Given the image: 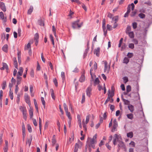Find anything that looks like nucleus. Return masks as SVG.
<instances>
[{
    "label": "nucleus",
    "mask_w": 152,
    "mask_h": 152,
    "mask_svg": "<svg viewBox=\"0 0 152 152\" xmlns=\"http://www.w3.org/2000/svg\"><path fill=\"white\" fill-rule=\"evenodd\" d=\"M114 137H115L114 139H115L118 142L121 141L120 140H122V138L120 135H118L117 134H115L114 135Z\"/></svg>",
    "instance_id": "obj_11"
},
{
    "label": "nucleus",
    "mask_w": 152,
    "mask_h": 152,
    "mask_svg": "<svg viewBox=\"0 0 152 152\" xmlns=\"http://www.w3.org/2000/svg\"><path fill=\"white\" fill-rule=\"evenodd\" d=\"M8 45L7 44H5L3 47L2 50L4 52L7 53L8 51Z\"/></svg>",
    "instance_id": "obj_18"
},
{
    "label": "nucleus",
    "mask_w": 152,
    "mask_h": 152,
    "mask_svg": "<svg viewBox=\"0 0 152 152\" xmlns=\"http://www.w3.org/2000/svg\"><path fill=\"white\" fill-rule=\"evenodd\" d=\"M118 20V16H115L112 18V22H116Z\"/></svg>",
    "instance_id": "obj_32"
},
{
    "label": "nucleus",
    "mask_w": 152,
    "mask_h": 152,
    "mask_svg": "<svg viewBox=\"0 0 152 152\" xmlns=\"http://www.w3.org/2000/svg\"><path fill=\"white\" fill-rule=\"evenodd\" d=\"M123 79L124 81V83H126L128 81V77H124L123 78Z\"/></svg>",
    "instance_id": "obj_42"
},
{
    "label": "nucleus",
    "mask_w": 152,
    "mask_h": 152,
    "mask_svg": "<svg viewBox=\"0 0 152 152\" xmlns=\"http://www.w3.org/2000/svg\"><path fill=\"white\" fill-rule=\"evenodd\" d=\"M139 17L141 19L144 18L145 17V15L142 13H140L138 15Z\"/></svg>",
    "instance_id": "obj_38"
},
{
    "label": "nucleus",
    "mask_w": 152,
    "mask_h": 152,
    "mask_svg": "<svg viewBox=\"0 0 152 152\" xmlns=\"http://www.w3.org/2000/svg\"><path fill=\"white\" fill-rule=\"evenodd\" d=\"M23 119L25 120L26 121V120L27 117V113H23Z\"/></svg>",
    "instance_id": "obj_63"
},
{
    "label": "nucleus",
    "mask_w": 152,
    "mask_h": 152,
    "mask_svg": "<svg viewBox=\"0 0 152 152\" xmlns=\"http://www.w3.org/2000/svg\"><path fill=\"white\" fill-rule=\"evenodd\" d=\"M127 56L129 58H130L133 56V54L132 53H128Z\"/></svg>",
    "instance_id": "obj_47"
},
{
    "label": "nucleus",
    "mask_w": 152,
    "mask_h": 152,
    "mask_svg": "<svg viewBox=\"0 0 152 152\" xmlns=\"http://www.w3.org/2000/svg\"><path fill=\"white\" fill-rule=\"evenodd\" d=\"M99 78L98 77L96 78L94 81V85H97L99 83Z\"/></svg>",
    "instance_id": "obj_35"
},
{
    "label": "nucleus",
    "mask_w": 152,
    "mask_h": 152,
    "mask_svg": "<svg viewBox=\"0 0 152 152\" xmlns=\"http://www.w3.org/2000/svg\"><path fill=\"white\" fill-rule=\"evenodd\" d=\"M126 91L127 92V93H129L130 91L131 90V86L129 85L127 86L126 87Z\"/></svg>",
    "instance_id": "obj_40"
},
{
    "label": "nucleus",
    "mask_w": 152,
    "mask_h": 152,
    "mask_svg": "<svg viewBox=\"0 0 152 152\" xmlns=\"http://www.w3.org/2000/svg\"><path fill=\"white\" fill-rule=\"evenodd\" d=\"M107 28L109 31H111L112 29V26L108 24L107 25Z\"/></svg>",
    "instance_id": "obj_48"
},
{
    "label": "nucleus",
    "mask_w": 152,
    "mask_h": 152,
    "mask_svg": "<svg viewBox=\"0 0 152 152\" xmlns=\"http://www.w3.org/2000/svg\"><path fill=\"white\" fill-rule=\"evenodd\" d=\"M118 126V123L115 119H114L113 122V128L112 129V132H113L115 131Z\"/></svg>",
    "instance_id": "obj_5"
},
{
    "label": "nucleus",
    "mask_w": 152,
    "mask_h": 152,
    "mask_svg": "<svg viewBox=\"0 0 152 152\" xmlns=\"http://www.w3.org/2000/svg\"><path fill=\"white\" fill-rule=\"evenodd\" d=\"M132 7V10H134V5L133 3L131 4H129L127 9V11L126 12L127 13H128L129 14L131 11L130 8L131 7Z\"/></svg>",
    "instance_id": "obj_4"
},
{
    "label": "nucleus",
    "mask_w": 152,
    "mask_h": 152,
    "mask_svg": "<svg viewBox=\"0 0 152 152\" xmlns=\"http://www.w3.org/2000/svg\"><path fill=\"white\" fill-rule=\"evenodd\" d=\"M129 59L125 57L124 59L123 63L126 64H127L129 62Z\"/></svg>",
    "instance_id": "obj_34"
},
{
    "label": "nucleus",
    "mask_w": 152,
    "mask_h": 152,
    "mask_svg": "<svg viewBox=\"0 0 152 152\" xmlns=\"http://www.w3.org/2000/svg\"><path fill=\"white\" fill-rule=\"evenodd\" d=\"M38 23L40 26H43L44 25V21L41 19L38 20Z\"/></svg>",
    "instance_id": "obj_22"
},
{
    "label": "nucleus",
    "mask_w": 152,
    "mask_h": 152,
    "mask_svg": "<svg viewBox=\"0 0 152 152\" xmlns=\"http://www.w3.org/2000/svg\"><path fill=\"white\" fill-rule=\"evenodd\" d=\"M6 85V81H4L2 83V89L3 90L5 88V87Z\"/></svg>",
    "instance_id": "obj_41"
},
{
    "label": "nucleus",
    "mask_w": 152,
    "mask_h": 152,
    "mask_svg": "<svg viewBox=\"0 0 152 152\" xmlns=\"http://www.w3.org/2000/svg\"><path fill=\"white\" fill-rule=\"evenodd\" d=\"M0 7L1 9L4 12H5L6 10V8L5 5L4 3L3 2H0Z\"/></svg>",
    "instance_id": "obj_9"
},
{
    "label": "nucleus",
    "mask_w": 152,
    "mask_h": 152,
    "mask_svg": "<svg viewBox=\"0 0 152 152\" xmlns=\"http://www.w3.org/2000/svg\"><path fill=\"white\" fill-rule=\"evenodd\" d=\"M91 87L90 86L88 87L87 89L86 92L87 95L90 97L91 95Z\"/></svg>",
    "instance_id": "obj_8"
},
{
    "label": "nucleus",
    "mask_w": 152,
    "mask_h": 152,
    "mask_svg": "<svg viewBox=\"0 0 152 152\" xmlns=\"http://www.w3.org/2000/svg\"><path fill=\"white\" fill-rule=\"evenodd\" d=\"M122 99L123 102H124V104L125 105H130V102L126 99H125L122 98Z\"/></svg>",
    "instance_id": "obj_20"
},
{
    "label": "nucleus",
    "mask_w": 152,
    "mask_h": 152,
    "mask_svg": "<svg viewBox=\"0 0 152 152\" xmlns=\"http://www.w3.org/2000/svg\"><path fill=\"white\" fill-rule=\"evenodd\" d=\"M41 100L42 102V104L45 107V102L44 100V98L43 97H41Z\"/></svg>",
    "instance_id": "obj_50"
},
{
    "label": "nucleus",
    "mask_w": 152,
    "mask_h": 152,
    "mask_svg": "<svg viewBox=\"0 0 152 152\" xmlns=\"http://www.w3.org/2000/svg\"><path fill=\"white\" fill-rule=\"evenodd\" d=\"M29 114L30 115V117L31 118H32L33 114V109L31 108H30L29 110Z\"/></svg>",
    "instance_id": "obj_27"
},
{
    "label": "nucleus",
    "mask_w": 152,
    "mask_h": 152,
    "mask_svg": "<svg viewBox=\"0 0 152 152\" xmlns=\"http://www.w3.org/2000/svg\"><path fill=\"white\" fill-rule=\"evenodd\" d=\"M71 138H69V142H68V144H70L71 143V139H72V140L73 141L74 139V134L73 132L72 134H71Z\"/></svg>",
    "instance_id": "obj_37"
},
{
    "label": "nucleus",
    "mask_w": 152,
    "mask_h": 152,
    "mask_svg": "<svg viewBox=\"0 0 152 152\" xmlns=\"http://www.w3.org/2000/svg\"><path fill=\"white\" fill-rule=\"evenodd\" d=\"M131 30V27L130 26H128L127 27L126 30V33L128 34V33L130 32Z\"/></svg>",
    "instance_id": "obj_36"
},
{
    "label": "nucleus",
    "mask_w": 152,
    "mask_h": 152,
    "mask_svg": "<svg viewBox=\"0 0 152 152\" xmlns=\"http://www.w3.org/2000/svg\"><path fill=\"white\" fill-rule=\"evenodd\" d=\"M39 129L40 131V134H41V131L42 130V120L41 118L39 117Z\"/></svg>",
    "instance_id": "obj_21"
},
{
    "label": "nucleus",
    "mask_w": 152,
    "mask_h": 152,
    "mask_svg": "<svg viewBox=\"0 0 152 152\" xmlns=\"http://www.w3.org/2000/svg\"><path fill=\"white\" fill-rule=\"evenodd\" d=\"M83 120H84L83 121V127L84 128L85 130H87V128L86 127V124H86V123H85L84 122H83Z\"/></svg>",
    "instance_id": "obj_61"
},
{
    "label": "nucleus",
    "mask_w": 152,
    "mask_h": 152,
    "mask_svg": "<svg viewBox=\"0 0 152 152\" xmlns=\"http://www.w3.org/2000/svg\"><path fill=\"white\" fill-rule=\"evenodd\" d=\"M127 118L131 120H132L133 118V115L132 113L128 114L126 115Z\"/></svg>",
    "instance_id": "obj_29"
},
{
    "label": "nucleus",
    "mask_w": 152,
    "mask_h": 152,
    "mask_svg": "<svg viewBox=\"0 0 152 152\" xmlns=\"http://www.w3.org/2000/svg\"><path fill=\"white\" fill-rule=\"evenodd\" d=\"M118 142V152L119 151L121 148L126 149V146L123 142L121 140Z\"/></svg>",
    "instance_id": "obj_3"
},
{
    "label": "nucleus",
    "mask_w": 152,
    "mask_h": 152,
    "mask_svg": "<svg viewBox=\"0 0 152 152\" xmlns=\"http://www.w3.org/2000/svg\"><path fill=\"white\" fill-rule=\"evenodd\" d=\"M85 79V77L83 74H82L80 78L79 81L80 82H83Z\"/></svg>",
    "instance_id": "obj_19"
},
{
    "label": "nucleus",
    "mask_w": 152,
    "mask_h": 152,
    "mask_svg": "<svg viewBox=\"0 0 152 152\" xmlns=\"http://www.w3.org/2000/svg\"><path fill=\"white\" fill-rule=\"evenodd\" d=\"M52 30L54 33L55 36L56 37V29L55 28V27L54 26H52Z\"/></svg>",
    "instance_id": "obj_55"
},
{
    "label": "nucleus",
    "mask_w": 152,
    "mask_h": 152,
    "mask_svg": "<svg viewBox=\"0 0 152 152\" xmlns=\"http://www.w3.org/2000/svg\"><path fill=\"white\" fill-rule=\"evenodd\" d=\"M108 97H110V98L114 96V93L113 91H111V92H110V90H109L108 91Z\"/></svg>",
    "instance_id": "obj_15"
},
{
    "label": "nucleus",
    "mask_w": 152,
    "mask_h": 152,
    "mask_svg": "<svg viewBox=\"0 0 152 152\" xmlns=\"http://www.w3.org/2000/svg\"><path fill=\"white\" fill-rule=\"evenodd\" d=\"M136 12L135 11L132 12L130 14V16L132 17H134L136 15Z\"/></svg>",
    "instance_id": "obj_54"
},
{
    "label": "nucleus",
    "mask_w": 152,
    "mask_h": 152,
    "mask_svg": "<svg viewBox=\"0 0 152 152\" xmlns=\"http://www.w3.org/2000/svg\"><path fill=\"white\" fill-rule=\"evenodd\" d=\"M132 26L133 28L134 29H136L137 28V23L136 22H133L132 23Z\"/></svg>",
    "instance_id": "obj_44"
},
{
    "label": "nucleus",
    "mask_w": 152,
    "mask_h": 152,
    "mask_svg": "<svg viewBox=\"0 0 152 152\" xmlns=\"http://www.w3.org/2000/svg\"><path fill=\"white\" fill-rule=\"evenodd\" d=\"M79 148V145L77 143H76L75 145L74 152H77L78 148Z\"/></svg>",
    "instance_id": "obj_30"
},
{
    "label": "nucleus",
    "mask_w": 152,
    "mask_h": 152,
    "mask_svg": "<svg viewBox=\"0 0 152 152\" xmlns=\"http://www.w3.org/2000/svg\"><path fill=\"white\" fill-rule=\"evenodd\" d=\"M132 42H134L135 45H137L138 44V40L135 39H134L132 40Z\"/></svg>",
    "instance_id": "obj_56"
},
{
    "label": "nucleus",
    "mask_w": 152,
    "mask_h": 152,
    "mask_svg": "<svg viewBox=\"0 0 152 152\" xmlns=\"http://www.w3.org/2000/svg\"><path fill=\"white\" fill-rule=\"evenodd\" d=\"M63 107L65 112L68 110L67 106L66 105V103H64L63 104Z\"/></svg>",
    "instance_id": "obj_39"
},
{
    "label": "nucleus",
    "mask_w": 152,
    "mask_h": 152,
    "mask_svg": "<svg viewBox=\"0 0 152 152\" xmlns=\"http://www.w3.org/2000/svg\"><path fill=\"white\" fill-rule=\"evenodd\" d=\"M104 72H105L107 69V63L106 61H104Z\"/></svg>",
    "instance_id": "obj_45"
},
{
    "label": "nucleus",
    "mask_w": 152,
    "mask_h": 152,
    "mask_svg": "<svg viewBox=\"0 0 152 152\" xmlns=\"http://www.w3.org/2000/svg\"><path fill=\"white\" fill-rule=\"evenodd\" d=\"M33 10V8L32 6L30 7L29 9L28 10L27 13L28 14L30 15Z\"/></svg>",
    "instance_id": "obj_23"
},
{
    "label": "nucleus",
    "mask_w": 152,
    "mask_h": 152,
    "mask_svg": "<svg viewBox=\"0 0 152 152\" xmlns=\"http://www.w3.org/2000/svg\"><path fill=\"white\" fill-rule=\"evenodd\" d=\"M32 139V136H30V139H28L27 140L26 143L28 144L29 146H30V145L31 144Z\"/></svg>",
    "instance_id": "obj_26"
},
{
    "label": "nucleus",
    "mask_w": 152,
    "mask_h": 152,
    "mask_svg": "<svg viewBox=\"0 0 152 152\" xmlns=\"http://www.w3.org/2000/svg\"><path fill=\"white\" fill-rule=\"evenodd\" d=\"M61 77L62 78V80L63 81L65 79V73L63 72H61Z\"/></svg>",
    "instance_id": "obj_51"
},
{
    "label": "nucleus",
    "mask_w": 152,
    "mask_h": 152,
    "mask_svg": "<svg viewBox=\"0 0 152 152\" xmlns=\"http://www.w3.org/2000/svg\"><path fill=\"white\" fill-rule=\"evenodd\" d=\"M80 20H78L75 21L72 23V27L73 28H76L77 27L78 28L81 27L83 25V23L82 22L80 24H78Z\"/></svg>",
    "instance_id": "obj_2"
},
{
    "label": "nucleus",
    "mask_w": 152,
    "mask_h": 152,
    "mask_svg": "<svg viewBox=\"0 0 152 152\" xmlns=\"http://www.w3.org/2000/svg\"><path fill=\"white\" fill-rule=\"evenodd\" d=\"M20 96V94H17V99L16 100V102L18 103L19 102Z\"/></svg>",
    "instance_id": "obj_52"
},
{
    "label": "nucleus",
    "mask_w": 152,
    "mask_h": 152,
    "mask_svg": "<svg viewBox=\"0 0 152 152\" xmlns=\"http://www.w3.org/2000/svg\"><path fill=\"white\" fill-rule=\"evenodd\" d=\"M85 94H83L82 98V99L81 100V103L82 104L83 103L85 102Z\"/></svg>",
    "instance_id": "obj_57"
},
{
    "label": "nucleus",
    "mask_w": 152,
    "mask_h": 152,
    "mask_svg": "<svg viewBox=\"0 0 152 152\" xmlns=\"http://www.w3.org/2000/svg\"><path fill=\"white\" fill-rule=\"evenodd\" d=\"M28 132H29L31 133L32 131V130L31 129V127L30 125H28Z\"/></svg>",
    "instance_id": "obj_58"
},
{
    "label": "nucleus",
    "mask_w": 152,
    "mask_h": 152,
    "mask_svg": "<svg viewBox=\"0 0 152 152\" xmlns=\"http://www.w3.org/2000/svg\"><path fill=\"white\" fill-rule=\"evenodd\" d=\"M96 136L97 134H96L94 136L93 138H89V139L91 140H93L94 141H96Z\"/></svg>",
    "instance_id": "obj_60"
},
{
    "label": "nucleus",
    "mask_w": 152,
    "mask_h": 152,
    "mask_svg": "<svg viewBox=\"0 0 152 152\" xmlns=\"http://www.w3.org/2000/svg\"><path fill=\"white\" fill-rule=\"evenodd\" d=\"M59 109L60 111L61 112V115H60L61 117L62 118H63L64 117H63V115L64 114V112L63 111V110H62V109H61V105H59Z\"/></svg>",
    "instance_id": "obj_33"
},
{
    "label": "nucleus",
    "mask_w": 152,
    "mask_h": 152,
    "mask_svg": "<svg viewBox=\"0 0 152 152\" xmlns=\"http://www.w3.org/2000/svg\"><path fill=\"white\" fill-rule=\"evenodd\" d=\"M50 92H51V95L52 99L53 100L55 99V96L54 95V92L52 88L50 89Z\"/></svg>",
    "instance_id": "obj_16"
},
{
    "label": "nucleus",
    "mask_w": 152,
    "mask_h": 152,
    "mask_svg": "<svg viewBox=\"0 0 152 152\" xmlns=\"http://www.w3.org/2000/svg\"><path fill=\"white\" fill-rule=\"evenodd\" d=\"M100 48L98 47L94 51V54H95L96 56L99 57L100 53Z\"/></svg>",
    "instance_id": "obj_10"
},
{
    "label": "nucleus",
    "mask_w": 152,
    "mask_h": 152,
    "mask_svg": "<svg viewBox=\"0 0 152 152\" xmlns=\"http://www.w3.org/2000/svg\"><path fill=\"white\" fill-rule=\"evenodd\" d=\"M129 110L131 112L133 113L134 110V107L132 105L130 104L128 106Z\"/></svg>",
    "instance_id": "obj_17"
},
{
    "label": "nucleus",
    "mask_w": 152,
    "mask_h": 152,
    "mask_svg": "<svg viewBox=\"0 0 152 152\" xmlns=\"http://www.w3.org/2000/svg\"><path fill=\"white\" fill-rule=\"evenodd\" d=\"M65 112L66 113V115L68 117L69 120L71 121L72 119V117L71 116V114L70 112H69L68 110Z\"/></svg>",
    "instance_id": "obj_25"
},
{
    "label": "nucleus",
    "mask_w": 152,
    "mask_h": 152,
    "mask_svg": "<svg viewBox=\"0 0 152 152\" xmlns=\"http://www.w3.org/2000/svg\"><path fill=\"white\" fill-rule=\"evenodd\" d=\"M20 109L23 113H26L27 110L25 107H24L21 106H20Z\"/></svg>",
    "instance_id": "obj_13"
},
{
    "label": "nucleus",
    "mask_w": 152,
    "mask_h": 152,
    "mask_svg": "<svg viewBox=\"0 0 152 152\" xmlns=\"http://www.w3.org/2000/svg\"><path fill=\"white\" fill-rule=\"evenodd\" d=\"M96 143V141H94L89 139V138H88L86 145V147L87 148L88 147H91L93 148H95V144Z\"/></svg>",
    "instance_id": "obj_1"
},
{
    "label": "nucleus",
    "mask_w": 152,
    "mask_h": 152,
    "mask_svg": "<svg viewBox=\"0 0 152 152\" xmlns=\"http://www.w3.org/2000/svg\"><path fill=\"white\" fill-rule=\"evenodd\" d=\"M9 96L11 100H12L13 98V93L12 91L11 90V89L10 90Z\"/></svg>",
    "instance_id": "obj_24"
},
{
    "label": "nucleus",
    "mask_w": 152,
    "mask_h": 152,
    "mask_svg": "<svg viewBox=\"0 0 152 152\" xmlns=\"http://www.w3.org/2000/svg\"><path fill=\"white\" fill-rule=\"evenodd\" d=\"M53 83L54 84V85L56 87L58 86V82H57V80L56 78H55L53 79Z\"/></svg>",
    "instance_id": "obj_59"
},
{
    "label": "nucleus",
    "mask_w": 152,
    "mask_h": 152,
    "mask_svg": "<svg viewBox=\"0 0 152 152\" xmlns=\"http://www.w3.org/2000/svg\"><path fill=\"white\" fill-rule=\"evenodd\" d=\"M39 36L38 33H36L34 35V40H38Z\"/></svg>",
    "instance_id": "obj_49"
},
{
    "label": "nucleus",
    "mask_w": 152,
    "mask_h": 152,
    "mask_svg": "<svg viewBox=\"0 0 152 152\" xmlns=\"http://www.w3.org/2000/svg\"><path fill=\"white\" fill-rule=\"evenodd\" d=\"M127 136L128 137L132 138L133 136V133L132 132H130L127 134Z\"/></svg>",
    "instance_id": "obj_31"
},
{
    "label": "nucleus",
    "mask_w": 152,
    "mask_h": 152,
    "mask_svg": "<svg viewBox=\"0 0 152 152\" xmlns=\"http://www.w3.org/2000/svg\"><path fill=\"white\" fill-rule=\"evenodd\" d=\"M89 49V46L87 47V48L84 51V53L83 55V58H86L87 55V54L88 51V50Z\"/></svg>",
    "instance_id": "obj_14"
},
{
    "label": "nucleus",
    "mask_w": 152,
    "mask_h": 152,
    "mask_svg": "<svg viewBox=\"0 0 152 152\" xmlns=\"http://www.w3.org/2000/svg\"><path fill=\"white\" fill-rule=\"evenodd\" d=\"M127 34H129V37L131 38H133L134 37V34L133 31H131L129 32Z\"/></svg>",
    "instance_id": "obj_28"
},
{
    "label": "nucleus",
    "mask_w": 152,
    "mask_h": 152,
    "mask_svg": "<svg viewBox=\"0 0 152 152\" xmlns=\"http://www.w3.org/2000/svg\"><path fill=\"white\" fill-rule=\"evenodd\" d=\"M89 115H87L86 117V123L87 124L89 122Z\"/></svg>",
    "instance_id": "obj_62"
},
{
    "label": "nucleus",
    "mask_w": 152,
    "mask_h": 152,
    "mask_svg": "<svg viewBox=\"0 0 152 152\" xmlns=\"http://www.w3.org/2000/svg\"><path fill=\"white\" fill-rule=\"evenodd\" d=\"M3 67L0 68L1 70H3L5 69L7 70L8 69V66L6 63L3 62L2 63Z\"/></svg>",
    "instance_id": "obj_12"
},
{
    "label": "nucleus",
    "mask_w": 152,
    "mask_h": 152,
    "mask_svg": "<svg viewBox=\"0 0 152 152\" xmlns=\"http://www.w3.org/2000/svg\"><path fill=\"white\" fill-rule=\"evenodd\" d=\"M8 149V146H5L3 150L4 152H7Z\"/></svg>",
    "instance_id": "obj_64"
},
{
    "label": "nucleus",
    "mask_w": 152,
    "mask_h": 152,
    "mask_svg": "<svg viewBox=\"0 0 152 152\" xmlns=\"http://www.w3.org/2000/svg\"><path fill=\"white\" fill-rule=\"evenodd\" d=\"M26 102L29 105H30V101L29 96L27 94H25L24 96Z\"/></svg>",
    "instance_id": "obj_6"
},
{
    "label": "nucleus",
    "mask_w": 152,
    "mask_h": 152,
    "mask_svg": "<svg viewBox=\"0 0 152 152\" xmlns=\"http://www.w3.org/2000/svg\"><path fill=\"white\" fill-rule=\"evenodd\" d=\"M72 2H75L77 3L78 4H81V2H80L79 0H70Z\"/></svg>",
    "instance_id": "obj_53"
},
{
    "label": "nucleus",
    "mask_w": 152,
    "mask_h": 152,
    "mask_svg": "<svg viewBox=\"0 0 152 152\" xmlns=\"http://www.w3.org/2000/svg\"><path fill=\"white\" fill-rule=\"evenodd\" d=\"M0 18L5 23L7 21V18L4 17V13L2 12H0Z\"/></svg>",
    "instance_id": "obj_7"
},
{
    "label": "nucleus",
    "mask_w": 152,
    "mask_h": 152,
    "mask_svg": "<svg viewBox=\"0 0 152 152\" xmlns=\"http://www.w3.org/2000/svg\"><path fill=\"white\" fill-rule=\"evenodd\" d=\"M102 28L103 30L104 35L105 36L107 34V31L106 29V26L102 27Z\"/></svg>",
    "instance_id": "obj_46"
},
{
    "label": "nucleus",
    "mask_w": 152,
    "mask_h": 152,
    "mask_svg": "<svg viewBox=\"0 0 152 152\" xmlns=\"http://www.w3.org/2000/svg\"><path fill=\"white\" fill-rule=\"evenodd\" d=\"M129 48H131L132 49H133L134 48V45L133 43H129Z\"/></svg>",
    "instance_id": "obj_43"
}]
</instances>
